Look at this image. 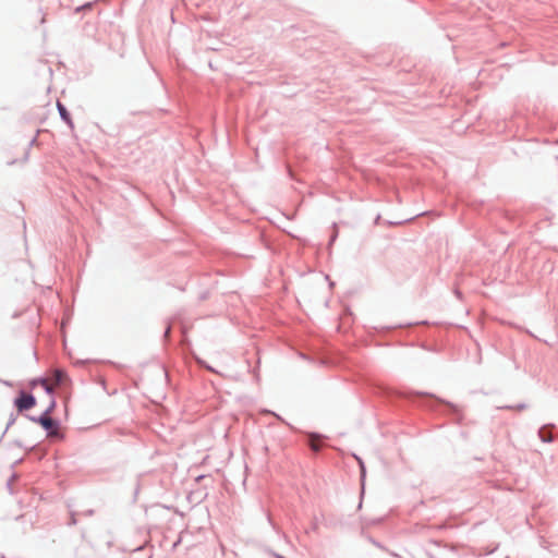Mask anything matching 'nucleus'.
Wrapping results in <instances>:
<instances>
[{
    "mask_svg": "<svg viewBox=\"0 0 558 558\" xmlns=\"http://www.w3.org/2000/svg\"><path fill=\"white\" fill-rule=\"evenodd\" d=\"M58 108H59V111H60L61 117H62L65 121H69V113L66 112L65 108H64L61 104H58Z\"/></svg>",
    "mask_w": 558,
    "mask_h": 558,
    "instance_id": "obj_5",
    "label": "nucleus"
},
{
    "mask_svg": "<svg viewBox=\"0 0 558 558\" xmlns=\"http://www.w3.org/2000/svg\"><path fill=\"white\" fill-rule=\"evenodd\" d=\"M65 377V374L59 369L54 371V384H51L49 379H43L41 385L45 387V389L48 392H51L54 388V386L61 384L63 381V378Z\"/></svg>",
    "mask_w": 558,
    "mask_h": 558,
    "instance_id": "obj_3",
    "label": "nucleus"
},
{
    "mask_svg": "<svg viewBox=\"0 0 558 558\" xmlns=\"http://www.w3.org/2000/svg\"><path fill=\"white\" fill-rule=\"evenodd\" d=\"M308 445L313 451L318 452L323 446L322 437L319 435L311 434Z\"/></svg>",
    "mask_w": 558,
    "mask_h": 558,
    "instance_id": "obj_4",
    "label": "nucleus"
},
{
    "mask_svg": "<svg viewBox=\"0 0 558 558\" xmlns=\"http://www.w3.org/2000/svg\"><path fill=\"white\" fill-rule=\"evenodd\" d=\"M38 422L46 430L49 432V436H58V425L50 416L45 414Z\"/></svg>",
    "mask_w": 558,
    "mask_h": 558,
    "instance_id": "obj_2",
    "label": "nucleus"
},
{
    "mask_svg": "<svg viewBox=\"0 0 558 558\" xmlns=\"http://www.w3.org/2000/svg\"><path fill=\"white\" fill-rule=\"evenodd\" d=\"M36 404V400L32 395L22 392L15 400V407L20 412L29 410Z\"/></svg>",
    "mask_w": 558,
    "mask_h": 558,
    "instance_id": "obj_1",
    "label": "nucleus"
}]
</instances>
